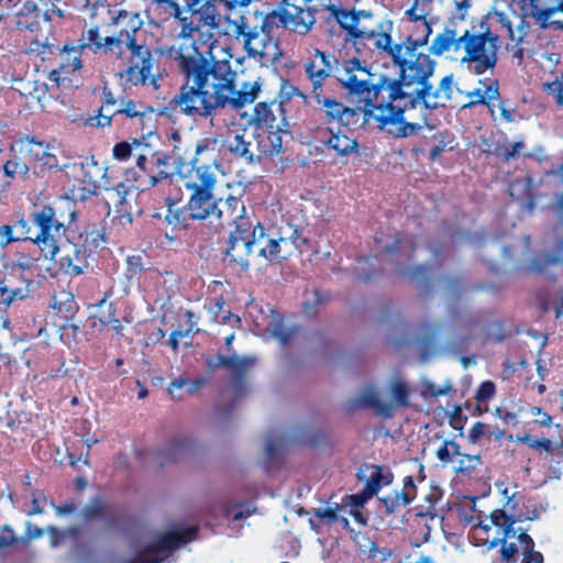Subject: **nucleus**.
Listing matches in <instances>:
<instances>
[{"instance_id":"43","label":"nucleus","mask_w":563,"mask_h":563,"mask_svg":"<svg viewBox=\"0 0 563 563\" xmlns=\"http://www.w3.org/2000/svg\"><path fill=\"white\" fill-rule=\"evenodd\" d=\"M134 161L140 169L151 173L153 166L158 164L161 159L147 144L142 143L139 151L134 153Z\"/></svg>"},{"instance_id":"56","label":"nucleus","mask_w":563,"mask_h":563,"mask_svg":"<svg viewBox=\"0 0 563 563\" xmlns=\"http://www.w3.org/2000/svg\"><path fill=\"white\" fill-rule=\"evenodd\" d=\"M360 16V11H343L336 15L339 23L344 27L350 34L353 33L357 19Z\"/></svg>"},{"instance_id":"32","label":"nucleus","mask_w":563,"mask_h":563,"mask_svg":"<svg viewBox=\"0 0 563 563\" xmlns=\"http://www.w3.org/2000/svg\"><path fill=\"white\" fill-rule=\"evenodd\" d=\"M82 48L76 46H67L65 45L62 49L58 48L59 52V68L60 76H66L69 78L70 74L79 70L82 66L80 59V52Z\"/></svg>"},{"instance_id":"38","label":"nucleus","mask_w":563,"mask_h":563,"mask_svg":"<svg viewBox=\"0 0 563 563\" xmlns=\"http://www.w3.org/2000/svg\"><path fill=\"white\" fill-rule=\"evenodd\" d=\"M416 497L415 486L411 478H407L404 488L395 492L384 498V503L389 511H395L398 507H405Z\"/></svg>"},{"instance_id":"63","label":"nucleus","mask_w":563,"mask_h":563,"mask_svg":"<svg viewBox=\"0 0 563 563\" xmlns=\"http://www.w3.org/2000/svg\"><path fill=\"white\" fill-rule=\"evenodd\" d=\"M19 542V538L14 534L11 527L4 526L0 534V549L13 545Z\"/></svg>"},{"instance_id":"61","label":"nucleus","mask_w":563,"mask_h":563,"mask_svg":"<svg viewBox=\"0 0 563 563\" xmlns=\"http://www.w3.org/2000/svg\"><path fill=\"white\" fill-rule=\"evenodd\" d=\"M86 124L96 128L109 126L111 124V115L104 113V108L102 107L98 115L90 117L86 120Z\"/></svg>"},{"instance_id":"27","label":"nucleus","mask_w":563,"mask_h":563,"mask_svg":"<svg viewBox=\"0 0 563 563\" xmlns=\"http://www.w3.org/2000/svg\"><path fill=\"white\" fill-rule=\"evenodd\" d=\"M258 162L263 157H273L283 150V137L278 129H261L257 132Z\"/></svg>"},{"instance_id":"62","label":"nucleus","mask_w":563,"mask_h":563,"mask_svg":"<svg viewBox=\"0 0 563 563\" xmlns=\"http://www.w3.org/2000/svg\"><path fill=\"white\" fill-rule=\"evenodd\" d=\"M451 390V385L445 383L442 386H438L434 383L426 382L423 385V393L432 397H438L448 394Z\"/></svg>"},{"instance_id":"58","label":"nucleus","mask_w":563,"mask_h":563,"mask_svg":"<svg viewBox=\"0 0 563 563\" xmlns=\"http://www.w3.org/2000/svg\"><path fill=\"white\" fill-rule=\"evenodd\" d=\"M544 90L554 98L555 102L563 101V75L551 82L543 85Z\"/></svg>"},{"instance_id":"14","label":"nucleus","mask_w":563,"mask_h":563,"mask_svg":"<svg viewBox=\"0 0 563 563\" xmlns=\"http://www.w3.org/2000/svg\"><path fill=\"white\" fill-rule=\"evenodd\" d=\"M33 221L38 228L40 233L34 240L41 252H53L55 242L65 238V225L56 217L55 210L51 206H43L33 214Z\"/></svg>"},{"instance_id":"6","label":"nucleus","mask_w":563,"mask_h":563,"mask_svg":"<svg viewBox=\"0 0 563 563\" xmlns=\"http://www.w3.org/2000/svg\"><path fill=\"white\" fill-rule=\"evenodd\" d=\"M11 157L3 165L8 178L27 180L58 166L53 147L35 137L24 136L10 146Z\"/></svg>"},{"instance_id":"42","label":"nucleus","mask_w":563,"mask_h":563,"mask_svg":"<svg viewBox=\"0 0 563 563\" xmlns=\"http://www.w3.org/2000/svg\"><path fill=\"white\" fill-rule=\"evenodd\" d=\"M379 24L369 12L360 11V16L352 35L368 38V36H373L375 29H378Z\"/></svg>"},{"instance_id":"10","label":"nucleus","mask_w":563,"mask_h":563,"mask_svg":"<svg viewBox=\"0 0 563 563\" xmlns=\"http://www.w3.org/2000/svg\"><path fill=\"white\" fill-rule=\"evenodd\" d=\"M443 0H412L411 5L405 11V20L409 24V35L402 44L416 47H424L433 32V26L439 18L433 14V4Z\"/></svg>"},{"instance_id":"26","label":"nucleus","mask_w":563,"mask_h":563,"mask_svg":"<svg viewBox=\"0 0 563 563\" xmlns=\"http://www.w3.org/2000/svg\"><path fill=\"white\" fill-rule=\"evenodd\" d=\"M110 24L117 26L119 36L124 38H134V34L141 29L143 21L140 15L134 12L112 9V13L107 14Z\"/></svg>"},{"instance_id":"20","label":"nucleus","mask_w":563,"mask_h":563,"mask_svg":"<svg viewBox=\"0 0 563 563\" xmlns=\"http://www.w3.org/2000/svg\"><path fill=\"white\" fill-rule=\"evenodd\" d=\"M31 292V280L25 276H18L5 272L0 276V303L10 306L16 300L26 298Z\"/></svg>"},{"instance_id":"47","label":"nucleus","mask_w":563,"mask_h":563,"mask_svg":"<svg viewBox=\"0 0 563 563\" xmlns=\"http://www.w3.org/2000/svg\"><path fill=\"white\" fill-rule=\"evenodd\" d=\"M521 552L523 555L521 563H543L541 553L533 550L534 543L528 534H521Z\"/></svg>"},{"instance_id":"24","label":"nucleus","mask_w":563,"mask_h":563,"mask_svg":"<svg viewBox=\"0 0 563 563\" xmlns=\"http://www.w3.org/2000/svg\"><path fill=\"white\" fill-rule=\"evenodd\" d=\"M521 534L527 533L521 529H515L512 526L506 530L501 538H494L489 543V548H494L500 543L501 559L506 563H515L517 554L521 551V541L523 539Z\"/></svg>"},{"instance_id":"22","label":"nucleus","mask_w":563,"mask_h":563,"mask_svg":"<svg viewBox=\"0 0 563 563\" xmlns=\"http://www.w3.org/2000/svg\"><path fill=\"white\" fill-rule=\"evenodd\" d=\"M515 523L516 519L512 515H507L505 510L496 509L477 522L475 531L477 534L483 532L487 537L490 531H494V538H499L506 532V530L515 526Z\"/></svg>"},{"instance_id":"53","label":"nucleus","mask_w":563,"mask_h":563,"mask_svg":"<svg viewBox=\"0 0 563 563\" xmlns=\"http://www.w3.org/2000/svg\"><path fill=\"white\" fill-rule=\"evenodd\" d=\"M368 471V479L366 484H374L375 485V494L378 492V489L384 486L388 485L390 483V475L389 473L384 474L382 467L378 466H371L367 468Z\"/></svg>"},{"instance_id":"40","label":"nucleus","mask_w":563,"mask_h":563,"mask_svg":"<svg viewBox=\"0 0 563 563\" xmlns=\"http://www.w3.org/2000/svg\"><path fill=\"white\" fill-rule=\"evenodd\" d=\"M327 144L340 155H347L356 151L357 147L355 139L350 137L340 131L335 133L331 131V136L327 141Z\"/></svg>"},{"instance_id":"37","label":"nucleus","mask_w":563,"mask_h":563,"mask_svg":"<svg viewBox=\"0 0 563 563\" xmlns=\"http://www.w3.org/2000/svg\"><path fill=\"white\" fill-rule=\"evenodd\" d=\"M384 398L377 386L367 384L358 393V402L363 406L374 408L378 413L385 415Z\"/></svg>"},{"instance_id":"25","label":"nucleus","mask_w":563,"mask_h":563,"mask_svg":"<svg viewBox=\"0 0 563 563\" xmlns=\"http://www.w3.org/2000/svg\"><path fill=\"white\" fill-rule=\"evenodd\" d=\"M316 101L329 120L338 121L343 125H349L356 117L355 109L345 107L330 97L317 93Z\"/></svg>"},{"instance_id":"45","label":"nucleus","mask_w":563,"mask_h":563,"mask_svg":"<svg viewBox=\"0 0 563 563\" xmlns=\"http://www.w3.org/2000/svg\"><path fill=\"white\" fill-rule=\"evenodd\" d=\"M467 96L471 98L472 104L488 103L498 98V84L496 80H492L485 88H476L468 92Z\"/></svg>"},{"instance_id":"1","label":"nucleus","mask_w":563,"mask_h":563,"mask_svg":"<svg viewBox=\"0 0 563 563\" xmlns=\"http://www.w3.org/2000/svg\"><path fill=\"white\" fill-rule=\"evenodd\" d=\"M394 51V63L399 66L400 74L397 80L387 79L386 85L394 102L378 104L366 113L391 136L409 137L427 125L418 99L429 95L428 79L433 74L434 63L428 54L410 44H400Z\"/></svg>"},{"instance_id":"2","label":"nucleus","mask_w":563,"mask_h":563,"mask_svg":"<svg viewBox=\"0 0 563 563\" xmlns=\"http://www.w3.org/2000/svg\"><path fill=\"white\" fill-rule=\"evenodd\" d=\"M230 70L185 75L175 104L187 115L208 117L218 108L240 109L257 98V81L243 82L239 89L233 85Z\"/></svg>"},{"instance_id":"57","label":"nucleus","mask_w":563,"mask_h":563,"mask_svg":"<svg viewBox=\"0 0 563 563\" xmlns=\"http://www.w3.org/2000/svg\"><path fill=\"white\" fill-rule=\"evenodd\" d=\"M154 118H155V113L152 109L148 110L147 112H141V114L137 117L136 123L142 126L144 135H152L154 133V130H155Z\"/></svg>"},{"instance_id":"3","label":"nucleus","mask_w":563,"mask_h":563,"mask_svg":"<svg viewBox=\"0 0 563 563\" xmlns=\"http://www.w3.org/2000/svg\"><path fill=\"white\" fill-rule=\"evenodd\" d=\"M245 233H231V244L227 250L228 264L246 269L252 263L262 269L271 263H279L292 256L305 242L301 233L291 224L267 231L257 224L251 236Z\"/></svg>"},{"instance_id":"15","label":"nucleus","mask_w":563,"mask_h":563,"mask_svg":"<svg viewBox=\"0 0 563 563\" xmlns=\"http://www.w3.org/2000/svg\"><path fill=\"white\" fill-rule=\"evenodd\" d=\"M256 125L232 124L225 134L224 144L234 155L250 163L258 162Z\"/></svg>"},{"instance_id":"54","label":"nucleus","mask_w":563,"mask_h":563,"mask_svg":"<svg viewBox=\"0 0 563 563\" xmlns=\"http://www.w3.org/2000/svg\"><path fill=\"white\" fill-rule=\"evenodd\" d=\"M316 516L327 522H339L343 528L349 527V520L344 516H341L336 510L324 508L318 509Z\"/></svg>"},{"instance_id":"35","label":"nucleus","mask_w":563,"mask_h":563,"mask_svg":"<svg viewBox=\"0 0 563 563\" xmlns=\"http://www.w3.org/2000/svg\"><path fill=\"white\" fill-rule=\"evenodd\" d=\"M219 143H224V139L221 135L208 136L198 142L195 147L192 164H198L201 161H213Z\"/></svg>"},{"instance_id":"23","label":"nucleus","mask_w":563,"mask_h":563,"mask_svg":"<svg viewBox=\"0 0 563 563\" xmlns=\"http://www.w3.org/2000/svg\"><path fill=\"white\" fill-rule=\"evenodd\" d=\"M190 191L191 195L188 202L190 217L198 220L214 217L217 213L218 202L214 198L213 191Z\"/></svg>"},{"instance_id":"48","label":"nucleus","mask_w":563,"mask_h":563,"mask_svg":"<svg viewBox=\"0 0 563 563\" xmlns=\"http://www.w3.org/2000/svg\"><path fill=\"white\" fill-rule=\"evenodd\" d=\"M142 142L133 140L130 142H121L113 148V155L115 158L121 161L134 159V153H136Z\"/></svg>"},{"instance_id":"31","label":"nucleus","mask_w":563,"mask_h":563,"mask_svg":"<svg viewBox=\"0 0 563 563\" xmlns=\"http://www.w3.org/2000/svg\"><path fill=\"white\" fill-rule=\"evenodd\" d=\"M453 78L448 76L443 78L440 86L433 90L430 86L429 95L426 98H419V103L423 107V112L427 107L443 106L452 97Z\"/></svg>"},{"instance_id":"12","label":"nucleus","mask_w":563,"mask_h":563,"mask_svg":"<svg viewBox=\"0 0 563 563\" xmlns=\"http://www.w3.org/2000/svg\"><path fill=\"white\" fill-rule=\"evenodd\" d=\"M457 46L465 51L462 62L470 63L475 73L482 74L495 67L498 48L495 37L487 34L468 35L466 33L457 40Z\"/></svg>"},{"instance_id":"44","label":"nucleus","mask_w":563,"mask_h":563,"mask_svg":"<svg viewBox=\"0 0 563 563\" xmlns=\"http://www.w3.org/2000/svg\"><path fill=\"white\" fill-rule=\"evenodd\" d=\"M453 45H455L456 49L460 48L457 46V40L455 38L454 31L444 30L434 37L430 51L435 55H441L444 52H448Z\"/></svg>"},{"instance_id":"46","label":"nucleus","mask_w":563,"mask_h":563,"mask_svg":"<svg viewBox=\"0 0 563 563\" xmlns=\"http://www.w3.org/2000/svg\"><path fill=\"white\" fill-rule=\"evenodd\" d=\"M479 463L481 456L478 454H466L461 452V449L459 448L452 468L455 472H467L474 470Z\"/></svg>"},{"instance_id":"51","label":"nucleus","mask_w":563,"mask_h":563,"mask_svg":"<svg viewBox=\"0 0 563 563\" xmlns=\"http://www.w3.org/2000/svg\"><path fill=\"white\" fill-rule=\"evenodd\" d=\"M81 7L89 13L90 18L100 15L106 22V15L112 13V9L103 3V0H81Z\"/></svg>"},{"instance_id":"13","label":"nucleus","mask_w":563,"mask_h":563,"mask_svg":"<svg viewBox=\"0 0 563 563\" xmlns=\"http://www.w3.org/2000/svg\"><path fill=\"white\" fill-rule=\"evenodd\" d=\"M55 247L52 253L42 252L44 256L43 262H52L45 267L49 276H54L58 272H65L69 275L84 273L87 266V254L80 246L63 238L58 242H55Z\"/></svg>"},{"instance_id":"8","label":"nucleus","mask_w":563,"mask_h":563,"mask_svg":"<svg viewBox=\"0 0 563 563\" xmlns=\"http://www.w3.org/2000/svg\"><path fill=\"white\" fill-rule=\"evenodd\" d=\"M339 81L347 89L349 93L356 97L358 103H364V115L372 119L366 112L375 107L379 91L386 90L387 79L376 81V76L366 65L357 58L349 59L338 75Z\"/></svg>"},{"instance_id":"18","label":"nucleus","mask_w":563,"mask_h":563,"mask_svg":"<svg viewBox=\"0 0 563 563\" xmlns=\"http://www.w3.org/2000/svg\"><path fill=\"white\" fill-rule=\"evenodd\" d=\"M522 8L542 27L563 29V1L522 0Z\"/></svg>"},{"instance_id":"36","label":"nucleus","mask_w":563,"mask_h":563,"mask_svg":"<svg viewBox=\"0 0 563 563\" xmlns=\"http://www.w3.org/2000/svg\"><path fill=\"white\" fill-rule=\"evenodd\" d=\"M84 174H82V190L85 194H96L97 189L102 184V180L104 178V170L101 166L98 164L91 163L86 164L82 167Z\"/></svg>"},{"instance_id":"21","label":"nucleus","mask_w":563,"mask_h":563,"mask_svg":"<svg viewBox=\"0 0 563 563\" xmlns=\"http://www.w3.org/2000/svg\"><path fill=\"white\" fill-rule=\"evenodd\" d=\"M24 51L29 54L41 56L45 60L58 51V45L47 26L46 30H41L37 34L30 32L29 35H25Z\"/></svg>"},{"instance_id":"64","label":"nucleus","mask_w":563,"mask_h":563,"mask_svg":"<svg viewBox=\"0 0 563 563\" xmlns=\"http://www.w3.org/2000/svg\"><path fill=\"white\" fill-rule=\"evenodd\" d=\"M560 60V54L555 52H542L537 54V62L542 66L556 65Z\"/></svg>"},{"instance_id":"59","label":"nucleus","mask_w":563,"mask_h":563,"mask_svg":"<svg viewBox=\"0 0 563 563\" xmlns=\"http://www.w3.org/2000/svg\"><path fill=\"white\" fill-rule=\"evenodd\" d=\"M32 508L27 512L29 516H35L43 514V506L47 503L46 496L42 492H33L32 493Z\"/></svg>"},{"instance_id":"9","label":"nucleus","mask_w":563,"mask_h":563,"mask_svg":"<svg viewBox=\"0 0 563 563\" xmlns=\"http://www.w3.org/2000/svg\"><path fill=\"white\" fill-rule=\"evenodd\" d=\"M70 86L71 79L60 76L58 70H35L25 78L14 81L15 90L24 97L35 99L44 110H51L54 101L60 97L59 91Z\"/></svg>"},{"instance_id":"29","label":"nucleus","mask_w":563,"mask_h":563,"mask_svg":"<svg viewBox=\"0 0 563 563\" xmlns=\"http://www.w3.org/2000/svg\"><path fill=\"white\" fill-rule=\"evenodd\" d=\"M331 70V56L325 55L319 49H314L313 55L306 65V73L314 86H320L322 80L330 75Z\"/></svg>"},{"instance_id":"5","label":"nucleus","mask_w":563,"mask_h":563,"mask_svg":"<svg viewBox=\"0 0 563 563\" xmlns=\"http://www.w3.org/2000/svg\"><path fill=\"white\" fill-rule=\"evenodd\" d=\"M194 26H181L172 45H162L158 54L177 63L183 75L230 70L227 60H218L216 40L206 38Z\"/></svg>"},{"instance_id":"34","label":"nucleus","mask_w":563,"mask_h":563,"mask_svg":"<svg viewBox=\"0 0 563 563\" xmlns=\"http://www.w3.org/2000/svg\"><path fill=\"white\" fill-rule=\"evenodd\" d=\"M91 309L92 318L97 319L101 324L111 327L117 334H121L122 325L114 317V308L111 302H108L107 299L103 298Z\"/></svg>"},{"instance_id":"28","label":"nucleus","mask_w":563,"mask_h":563,"mask_svg":"<svg viewBox=\"0 0 563 563\" xmlns=\"http://www.w3.org/2000/svg\"><path fill=\"white\" fill-rule=\"evenodd\" d=\"M409 397V388L406 380L401 377H394L389 384L388 388L385 393L384 398V408L385 415H389V412L397 407H404L408 405Z\"/></svg>"},{"instance_id":"55","label":"nucleus","mask_w":563,"mask_h":563,"mask_svg":"<svg viewBox=\"0 0 563 563\" xmlns=\"http://www.w3.org/2000/svg\"><path fill=\"white\" fill-rule=\"evenodd\" d=\"M99 43H103V38L99 34L98 27L89 29L79 38L80 48L92 47L95 49Z\"/></svg>"},{"instance_id":"49","label":"nucleus","mask_w":563,"mask_h":563,"mask_svg":"<svg viewBox=\"0 0 563 563\" xmlns=\"http://www.w3.org/2000/svg\"><path fill=\"white\" fill-rule=\"evenodd\" d=\"M52 308L60 313H73L75 308L73 294L63 290L54 296Z\"/></svg>"},{"instance_id":"60","label":"nucleus","mask_w":563,"mask_h":563,"mask_svg":"<svg viewBox=\"0 0 563 563\" xmlns=\"http://www.w3.org/2000/svg\"><path fill=\"white\" fill-rule=\"evenodd\" d=\"M375 494V485L366 484L364 490L360 494L350 496L353 506L358 507L365 504Z\"/></svg>"},{"instance_id":"7","label":"nucleus","mask_w":563,"mask_h":563,"mask_svg":"<svg viewBox=\"0 0 563 563\" xmlns=\"http://www.w3.org/2000/svg\"><path fill=\"white\" fill-rule=\"evenodd\" d=\"M95 53H102L128 62L126 79L134 85L144 82L151 75L152 55L144 45H137L135 38L106 36L103 43L95 47Z\"/></svg>"},{"instance_id":"30","label":"nucleus","mask_w":563,"mask_h":563,"mask_svg":"<svg viewBox=\"0 0 563 563\" xmlns=\"http://www.w3.org/2000/svg\"><path fill=\"white\" fill-rule=\"evenodd\" d=\"M16 26L20 30L36 32L40 27V14L36 4L31 0H20L14 4Z\"/></svg>"},{"instance_id":"11","label":"nucleus","mask_w":563,"mask_h":563,"mask_svg":"<svg viewBox=\"0 0 563 563\" xmlns=\"http://www.w3.org/2000/svg\"><path fill=\"white\" fill-rule=\"evenodd\" d=\"M255 16L261 20L260 31H246L241 36L244 37V48L250 57L257 58L263 63H274L282 56L276 38L271 36L267 29L272 24V13H264L255 11Z\"/></svg>"},{"instance_id":"50","label":"nucleus","mask_w":563,"mask_h":563,"mask_svg":"<svg viewBox=\"0 0 563 563\" xmlns=\"http://www.w3.org/2000/svg\"><path fill=\"white\" fill-rule=\"evenodd\" d=\"M35 265V260L29 255L21 254L10 263L7 271L18 276H24L25 272L31 271Z\"/></svg>"},{"instance_id":"17","label":"nucleus","mask_w":563,"mask_h":563,"mask_svg":"<svg viewBox=\"0 0 563 563\" xmlns=\"http://www.w3.org/2000/svg\"><path fill=\"white\" fill-rule=\"evenodd\" d=\"M266 13H272V21L278 18L285 29L298 34L308 33L316 22L313 14L309 10L289 3L286 0L283 1L278 10H271Z\"/></svg>"},{"instance_id":"52","label":"nucleus","mask_w":563,"mask_h":563,"mask_svg":"<svg viewBox=\"0 0 563 563\" xmlns=\"http://www.w3.org/2000/svg\"><path fill=\"white\" fill-rule=\"evenodd\" d=\"M459 444L453 441H445L437 451L438 459L445 465H453Z\"/></svg>"},{"instance_id":"33","label":"nucleus","mask_w":563,"mask_h":563,"mask_svg":"<svg viewBox=\"0 0 563 563\" xmlns=\"http://www.w3.org/2000/svg\"><path fill=\"white\" fill-rule=\"evenodd\" d=\"M217 177L211 166L197 167L194 176L185 184L189 190L213 191Z\"/></svg>"},{"instance_id":"16","label":"nucleus","mask_w":563,"mask_h":563,"mask_svg":"<svg viewBox=\"0 0 563 563\" xmlns=\"http://www.w3.org/2000/svg\"><path fill=\"white\" fill-rule=\"evenodd\" d=\"M195 529L170 530L156 537L155 541L139 558L137 563H161L165 555L188 542L194 534Z\"/></svg>"},{"instance_id":"19","label":"nucleus","mask_w":563,"mask_h":563,"mask_svg":"<svg viewBox=\"0 0 563 563\" xmlns=\"http://www.w3.org/2000/svg\"><path fill=\"white\" fill-rule=\"evenodd\" d=\"M245 214L244 203L238 198L229 197L227 200L220 201L214 217L223 219L228 225H234V232L246 233L252 229V223Z\"/></svg>"},{"instance_id":"41","label":"nucleus","mask_w":563,"mask_h":563,"mask_svg":"<svg viewBox=\"0 0 563 563\" xmlns=\"http://www.w3.org/2000/svg\"><path fill=\"white\" fill-rule=\"evenodd\" d=\"M275 122L276 118L268 106L265 103H258L254 107L253 114L251 120L247 122V125H256V128L261 129H274Z\"/></svg>"},{"instance_id":"39","label":"nucleus","mask_w":563,"mask_h":563,"mask_svg":"<svg viewBox=\"0 0 563 563\" xmlns=\"http://www.w3.org/2000/svg\"><path fill=\"white\" fill-rule=\"evenodd\" d=\"M378 29H375L373 36H368V40H373L374 46L385 51L394 59V49H397L400 44L393 45L391 37L388 31L391 27V22L386 21L385 24L380 23Z\"/></svg>"},{"instance_id":"4","label":"nucleus","mask_w":563,"mask_h":563,"mask_svg":"<svg viewBox=\"0 0 563 563\" xmlns=\"http://www.w3.org/2000/svg\"><path fill=\"white\" fill-rule=\"evenodd\" d=\"M170 14L206 38L216 32L238 38L246 27V19L224 0H191L186 8L170 3Z\"/></svg>"}]
</instances>
